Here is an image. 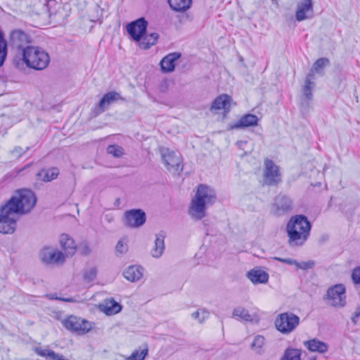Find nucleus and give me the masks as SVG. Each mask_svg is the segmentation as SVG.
<instances>
[{"instance_id": "38", "label": "nucleus", "mask_w": 360, "mask_h": 360, "mask_svg": "<svg viewBox=\"0 0 360 360\" xmlns=\"http://www.w3.org/2000/svg\"><path fill=\"white\" fill-rule=\"evenodd\" d=\"M107 153L112 155L115 158H120L124 153L122 147L118 145L108 146L107 148Z\"/></svg>"}, {"instance_id": "43", "label": "nucleus", "mask_w": 360, "mask_h": 360, "mask_svg": "<svg viewBox=\"0 0 360 360\" xmlns=\"http://www.w3.org/2000/svg\"><path fill=\"white\" fill-rule=\"evenodd\" d=\"M47 297L51 300H58L66 302H75V300L72 297H57L56 294H49L47 295Z\"/></svg>"}, {"instance_id": "25", "label": "nucleus", "mask_w": 360, "mask_h": 360, "mask_svg": "<svg viewBox=\"0 0 360 360\" xmlns=\"http://www.w3.org/2000/svg\"><path fill=\"white\" fill-rule=\"evenodd\" d=\"M233 316L237 317L245 321L252 323L259 322V318L256 314H250L246 309L241 307H236L233 309Z\"/></svg>"}, {"instance_id": "4", "label": "nucleus", "mask_w": 360, "mask_h": 360, "mask_svg": "<svg viewBox=\"0 0 360 360\" xmlns=\"http://www.w3.org/2000/svg\"><path fill=\"white\" fill-rule=\"evenodd\" d=\"M22 57L27 67L37 70L45 69L50 62L48 53L38 46L25 47L22 51Z\"/></svg>"}, {"instance_id": "15", "label": "nucleus", "mask_w": 360, "mask_h": 360, "mask_svg": "<svg viewBox=\"0 0 360 360\" xmlns=\"http://www.w3.org/2000/svg\"><path fill=\"white\" fill-rule=\"evenodd\" d=\"M313 14V4L311 0H302L297 4L295 18L300 22L310 18Z\"/></svg>"}, {"instance_id": "28", "label": "nucleus", "mask_w": 360, "mask_h": 360, "mask_svg": "<svg viewBox=\"0 0 360 360\" xmlns=\"http://www.w3.org/2000/svg\"><path fill=\"white\" fill-rule=\"evenodd\" d=\"M100 308L107 315L117 314L122 309L121 305L113 299L105 300L104 303L100 305Z\"/></svg>"}, {"instance_id": "33", "label": "nucleus", "mask_w": 360, "mask_h": 360, "mask_svg": "<svg viewBox=\"0 0 360 360\" xmlns=\"http://www.w3.org/2000/svg\"><path fill=\"white\" fill-rule=\"evenodd\" d=\"M330 65V60L327 58H321L315 61L313 68L309 74L314 75L316 73H321L323 68Z\"/></svg>"}, {"instance_id": "7", "label": "nucleus", "mask_w": 360, "mask_h": 360, "mask_svg": "<svg viewBox=\"0 0 360 360\" xmlns=\"http://www.w3.org/2000/svg\"><path fill=\"white\" fill-rule=\"evenodd\" d=\"M62 324L67 330L79 335L86 333L92 328L91 323L89 321L73 315L63 319Z\"/></svg>"}, {"instance_id": "48", "label": "nucleus", "mask_w": 360, "mask_h": 360, "mask_svg": "<svg viewBox=\"0 0 360 360\" xmlns=\"http://www.w3.org/2000/svg\"><path fill=\"white\" fill-rule=\"evenodd\" d=\"M6 47H7L6 41L4 39L3 32L0 30V49L6 48Z\"/></svg>"}, {"instance_id": "17", "label": "nucleus", "mask_w": 360, "mask_h": 360, "mask_svg": "<svg viewBox=\"0 0 360 360\" xmlns=\"http://www.w3.org/2000/svg\"><path fill=\"white\" fill-rule=\"evenodd\" d=\"M259 118L253 114H245L242 116L237 122L230 126L231 129H244L249 127L257 126Z\"/></svg>"}, {"instance_id": "42", "label": "nucleus", "mask_w": 360, "mask_h": 360, "mask_svg": "<svg viewBox=\"0 0 360 360\" xmlns=\"http://www.w3.org/2000/svg\"><path fill=\"white\" fill-rule=\"evenodd\" d=\"M264 343V338L262 335H257L255 337L253 342L251 345L252 349H260Z\"/></svg>"}, {"instance_id": "40", "label": "nucleus", "mask_w": 360, "mask_h": 360, "mask_svg": "<svg viewBox=\"0 0 360 360\" xmlns=\"http://www.w3.org/2000/svg\"><path fill=\"white\" fill-rule=\"evenodd\" d=\"M97 271L96 268H91L86 270L84 274V278L88 282H91L96 278Z\"/></svg>"}, {"instance_id": "11", "label": "nucleus", "mask_w": 360, "mask_h": 360, "mask_svg": "<svg viewBox=\"0 0 360 360\" xmlns=\"http://www.w3.org/2000/svg\"><path fill=\"white\" fill-rule=\"evenodd\" d=\"M148 22L144 18H140L127 25V30L131 38L140 41L146 34Z\"/></svg>"}, {"instance_id": "30", "label": "nucleus", "mask_w": 360, "mask_h": 360, "mask_svg": "<svg viewBox=\"0 0 360 360\" xmlns=\"http://www.w3.org/2000/svg\"><path fill=\"white\" fill-rule=\"evenodd\" d=\"M170 8L175 11L184 12L192 4V0H168Z\"/></svg>"}, {"instance_id": "1", "label": "nucleus", "mask_w": 360, "mask_h": 360, "mask_svg": "<svg viewBox=\"0 0 360 360\" xmlns=\"http://www.w3.org/2000/svg\"><path fill=\"white\" fill-rule=\"evenodd\" d=\"M217 200L216 191L205 184H200L192 198L188 213L195 220H200L206 215V210Z\"/></svg>"}, {"instance_id": "44", "label": "nucleus", "mask_w": 360, "mask_h": 360, "mask_svg": "<svg viewBox=\"0 0 360 360\" xmlns=\"http://www.w3.org/2000/svg\"><path fill=\"white\" fill-rule=\"evenodd\" d=\"M352 278L354 283L360 284V266L354 269Z\"/></svg>"}, {"instance_id": "45", "label": "nucleus", "mask_w": 360, "mask_h": 360, "mask_svg": "<svg viewBox=\"0 0 360 360\" xmlns=\"http://www.w3.org/2000/svg\"><path fill=\"white\" fill-rule=\"evenodd\" d=\"M274 259L281 262L283 263L287 264L288 265H295L297 264V260L292 258H280V257H274Z\"/></svg>"}, {"instance_id": "39", "label": "nucleus", "mask_w": 360, "mask_h": 360, "mask_svg": "<svg viewBox=\"0 0 360 360\" xmlns=\"http://www.w3.org/2000/svg\"><path fill=\"white\" fill-rule=\"evenodd\" d=\"M128 251V245L122 240H120L115 246V254L117 256H122Z\"/></svg>"}, {"instance_id": "14", "label": "nucleus", "mask_w": 360, "mask_h": 360, "mask_svg": "<svg viewBox=\"0 0 360 360\" xmlns=\"http://www.w3.org/2000/svg\"><path fill=\"white\" fill-rule=\"evenodd\" d=\"M40 257L44 263L48 264H62L65 261L63 253L51 248H43L40 252Z\"/></svg>"}, {"instance_id": "20", "label": "nucleus", "mask_w": 360, "mask_h": 360, "mask_svg": "<svg viewBox=\"0 0 360 360\" xmlns=\"http://www.w3.org/2000/svg\"><path fill=\"white\" fill-rule=\"evenodd\" d=\"M165 233L163 231H160L156 235L154 246L150 251V255L153 257L158 259L162 255L165 250Z\"/></svg>"}, {"instance_id": "18", "label": "nucleus", "mask_w": 360, "mask_h": 360, "mask_svg": "<svg viewBox=\"0 0 360 360\" xmlns=\"http://www.w3.org/2000/svg\"><path fill=\"white\" fill-rule=\"evenodd\" d=\"M118 100L124 101L125 99L116 91H110L104 94L98 105L99 111L101 112H104L108 108L110 105Z\"/></svg>"}, {"instance_id": "26", "label": "nucleus", "mask_w": 360, "mask_h": 360, "mask_svg": "<svg viewBox=\"0 0 360 360\" xmlns=\"http://www.w3.org/2000/svg\"><path fill=\"white\" fill-rule=\"evenodd\" d=\"M304 345L311 352H316L321 354L326 352L328 349L326 343L316 338L304 341Z\"/></svg>"}, {"instance_id": "34", "label": "nucleus", "mask_w": 360, "mask_h": 360, "mask_svg": "<svg viewBox=\"0 0 360 360\" xmlns=\"http://www.w3.org/2000/svg\"><path fill=\"white\" fill-rule=\"evenodd\" d=\"M148 354V347L145 345L141 350H134L125 360H144Z\"/></svg>"}, {"instance_id": "41", "label": "nucleus", "mask_w": 360, "mask_h": 360, "mask_svg": "<svg viewBox=\"0 0 360 360\" xmlns=\"http://www.w3.org/2000/svg\"><path fill=\"white\" fill-rule=\"evenodd\" d=\"M315 262L312 260L307 261V262H298L297 261L296 267L297 269H301L304 270H307L314 267Z\"/></svg>"}, {"instance_id": "49", "label": "nucleus", "mask_w": 360, "mask_h": 360, "mask_svg": "<svg viewBox=\"0 0 360 360\" xmlns=\"http://www.w3.org/2000/svg\"><path fill=\"white\" fill-rule=\"evenodd\" d=\"M360 316V311H356L355 313H354V316L352 318V321L356 323V320L359 319Z\"/></svg>"}, {"instance_id": "27", "label": "nucleus", "mask_w": 360, "mask_h": 360, "mask_svg": "<svg viewBox=\"0 0 360 360\" xmlns=\"http://www.w3.org/2000/svg\"><path fill=\"white\" fill-rule=\"evenodd\" d=\"M59 174V170L56 167H52L51 169H42L37 174V177L38 180L43 181L44 182H49L53 179H56Z\"/></svg>"}, {"instance_id": "8", "label": "nucleus", "mask_w": 360, "mask_h": 360, "mask_svg": "<svg viewBox=\"0 0 360 360\" xmlns=\"http://www.w3.org/2000/svg\"><path fill=\"white\" fill-rule=\"evenodd\" d=\"M346 290L342 284L330 288L326 294L328 304L335 307H342L346 304Z\"/></svg>"}, {"instance_id": "6", "label": "nucleus", "mask_w": 360, "mask_h": 360, "mask_svg": "<svg viewBox=\"0 0 360 360\" xmlns=\"http://www.w3.org/2000/svg\"><path fill=\"white\" fill-rule=\"evenodd\" d=\"M300 317L292 312H284L278 314L275 321L276 328L283 334H290L300 324Z\"/></svg>"}, {"instance_id": "29", "label": "nucleus", "mask_w": 360, "mask_h": 360, "mask_svg": "<svg viewBox=\"0 0 360 360\" xmlns=\"http://www.w3.org/2000/svg\"><path fill=\"white\" fill-rule=\"evenodd\" d=\"M34 351L40 356L46 358L47 360H69L65 359L62 354L56 353L49 349H42L41 347H35Z\"/></svg>"}, {"instance_id": "35", "label": "nucleus", "mask_w": 360, "mask_h": 360, "mask_svg": "<svg viewBox=\"0 0 360 360\" xmlns=\"http://www.w3.org/2000/svg\"><path fill=\"white\" fill-rule=\"evenodd\" d=\"M302 352L300 349L295 348H288L285 351V354L282 360H301Z\"/></svg>"}, {"instance_id": "47", "label": "nucleus", "mask_w": 360, "mask_h": 360, "mask_svg": "<svg viewBox=\"0 0 360 360\" xmlns=\"http://www.w3.org/2000/svg\"><path fill=\"white\" fill-rule=\"evenodd\" d=\"M7 56V47L0 49V67H1Z\"/></svg>"}, {"instance_id": "19", "label": "nucleus", "mask_w": 360, "mask_h": 360, "mask_svg": "<svg viewBox=\"0 0 360 360\" xmlns=\"http://www.w3.org/2000/svg\"><path fill=\"white\" fill-rule=\"evenodd\" d=\"M181 53L174 52L169 53L160 61L161 69L164 72H172L175 68V62L180 58Z\"/></svg>"}, {"instance_id": "24", "label": "nucleus", "mask_w": 360, "mask_h": 360, "mask_svg": "<svg viewBox=\"0 0 360 360\" xmlns=\"http://www.w3.org/2000/svg\"><path fill=\"white\" fill-rule=\"evenodd\" d=\"M143 270L141 266L131 265L123 271V276L129 281L136 282L142 278Z\"/></svg>"}, {"instance_id": "13", "label": "nucleus", "mask_w": 360, "mask_h": 360, "mask_svg": "<svg viewBox=\"0 0 360 360\" xmlns=\"http://www.w3.org/2000/svg\"><path fill=\"white\" fill-rule=\"evenodd\" d=\"M161 156L168 170L173 169L175 172L181 170V158L178 153L167 148L161 149Z\"/></svg>"}, {"instance_id": "36", "label": "nucleus", "mask_w": 360, "mask_h": 360, "mask_svg": "<svg viewBox=\"0 0 360 360\" xmlns=\"http://www.w3.org/2000/svg\"><path fill=\"white\" fill-rule=\"evenodd\" d=\"M44 1V6L46 11L49 13V15H55L56 13V7L58 3L56 0H43Z\"/></svg>"}, {"instance_id": "12", "label": "nucleus", "mask_w": 360, "mask_h": 360, "mask_svg": "<svg viewBox=\"0 0 360 360\" xmlns=\"http://www.w3.org/2000/svg\"><path fill=\"white\" fill-rule=\"evenodd\" d=\"M146 221V213L141 209H132L124 213L125 225L130 228H139Z\"/></svg>"}, {"instance_id": "3", "label": "nucleus", "mask_w": 360, "mask_h": 360, "mask_svg": "<svg viewBox=\"0 0 360 360\" xmlns=\"http://www.w3.org/2000/svg\"><path fill=\"white\" fill-rule=\"evenodd\" d=\"M37 197L33 191L30 189H21L16 192L6 203L8 207L12 208L19 214H25L30 212L34 207Z\"/></svg>"}, {"instance_id": "5", "label": "nucleus", "mask_w": 360, "mask_h": 360, "mask_svg": "<svg viewBox=\"0 0 360 360\" xmlns=\"http://www.w3.org/2000/svg\"><path fill=\"white\" fill-rule=\"evenodd\" d=\"M15 210L6 204L0 207V233L12 234L16 229L17 215Z\"/></svg>"}, {"instance_id": "16", "label": "nucleus", "mask_w": 360, "mask_h": 360, "mask_svg": "<svg viewBox=\"0 0 360 360\" xmlns=\"http://www.w3.org/2000/svg\"><path fill=\"white\" fill-rule=\"evenodd\" d=\"M231 102L232 98L229 95L221 94L213 101L210 107V111L217 113V110H224L227 113L231 110Z\"/></svg>"}, {"instance_id": "50", "label": "nucleus", "mask_w": 360, "mask_h": 360, "mask_svg": "<svg viewBox=\"0 0 360 360\" xmlns=\"http://www.w3.org/2000/svg\"><path fill=\"white\" fill-rule=\"evenodd\" d=\"M246 143H247V141H240L237 142V145L240 148H242L243 147V146L245 145Z\"/></svg>"}, {"instance_id": "31", "label": "nucleus", "mask_w": 360, "mask_h": 360, "mask_svg": "<svg viewBox=\"0 0 360 360\" xmlns=\"http://www.w3.org/2000/svg\"><path fill=\"white\" fill-rule=\"evenodd\" d=\"M159 38V34L158 33H151L143 37L141 39V41L139 44V46L143 49H148L151 46L156 44L158 39Z\"/></svg>"}, {"instance_id": "37", "label": "nucleus", "mask_w": 360, "mask_h": 360, "mask_svg": "<svg viewBox=\"0 0 360 360\" xmlns=\"http://www.w3.org/2000/svg\"><path fill=\"white\" fill-rule=\"evenodd\" d=\"M209 316V312L206 309H198L196 311L193 312L191 314V317L193 319L198 320L200 323H203V321L207 319Z\"/></svg>"}, {"instance_id": "9", "label": "nucleus", "mask_w": 360, "mask_h": 360, "mask_svg": "<svg viewBox=\"0 0 360 360\" xmlns=\"http://www.w3.org/2000/svg\"><path fill=\"white\" fill-rule=\"evenodd\" d=\"M292 209L291 198L285 194L280 193L274 198L271 212L274 215L279 217L290 212Z\"/></svg>"}, {"instance_id": "10", "label": "nucleus", "mask_w": 360, "mask_h": 360, "mask_svg": "<svg viewBox=\"0 0 360 360\" xmlns=\"http://www.w3.org/2000/svg\"><path fill=\"white\" fill-rule=\"evenodd\" d=\"M264 181L268 186H275L281 181L279 168L271 160L264 162Z\"/></svg>"}, {"instance_id": "21", "label": "nucleus", "mask_w": 360, "mask_h": 360, "mask_svg": "<svg viewBox=\"0 0 360 360\" xmlns=\"http://www.w3.org/2000/svg\"><path fill=\"white\" fill-rule=\"evenodd\" d=\"M247 277L254 284L266 283L269 280V274L261 269H253L249 271Z\"/></svg>"}, {"instance_id": "46", "label": "nucleus", "mask_w": 360, "mask_h": 360, "mask_svg": "<svg viewBox=\"0 0 360 360\" xmlns=\"http://www.w3.org/2000/svg\"><path fill=\"white\" fill-rule=\"evenodd\" d=\"M29 149V147L26 148L24 150L21 147L17 146L12 151L11 153L16 158H20L26 150Z\"/></svg>"}, {"instance_id": "22", "label": "nucleus", "mask_w": 360, "mask_h": 360, "mask_svg": "<svg viewBox=\"0 0 360 360\" xmlns=\"http://www.w3.org/2000/svg\"><path fill=\"white\" fill-rule=\"evenodd\" d=\"M10 39L13 47L23 49L24 45L28 41V37L24 32L17 30L11 32Z\"/></svg>"}, {"instance_id": "32", "label": "nucleus", "mask_w": 360, "mask_h": 360, "mask_svg": "<svg viewBox=\"0 0 360 360\" xmlns=\"http://www.w3.org/2000/svg\"><path fill=\"white\" fill-rule=\"evenodd\" d=\"M313 79H314L313 73L308 74V75L307 76L306 79H305V84L302 89L304 96L309 101L312 100V98H313V94H312V85L314 84V83L312 82Z\"/></svg>"}, {"instance_id": "2", "label": "nucleus", "mask_w": 360, "mask_h": 360, "mask_svg": "<svg viewBox=\"0 0 360 360\" xmlns=\"http://www.w3.org/2000/svg\"><path fill=\"white\" fill-rule=\"evenodd\" d=\"M311 225L307 217L297 214L288 221L285 231L290 246H301L308 239Z\"/></svg>"}, {"instance_id": "23", "label": "nucleus", "mask_w": 360, "mask_h": 360, "mask_svg": "<svg viewBox=\"0 0 360 360\" xmlns=\"http://www.w3.org/2000/svg\"><path fill=\"white\" fill-rule=\"evenodd\" d=\"M60 244L67 257L72 256L76 252V244L74 240L67 234H62L60 237Z\"/></svg>"}]
</instances>
